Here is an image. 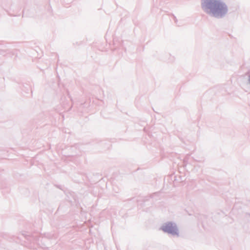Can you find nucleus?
<instances>
[{"mask_svg": "<svg viewBox=\"0 0 250 250\" xmlns=\"http://www.w3.org/2000/svg\"><path fill=\"white\" fill-rule=\"evenodd\" d=\"M162 229L164 231L169 233L172 234H177V229L171 223L166 224L162 227Z\"/></svg>", "mask_w": 250, "mask_h": 250, "instance_id": "nucleus-2", "label": "nucleus"}, {"mask_svg": "<svg viewBox=\"0 0 250 250\" xmlns=\"http://www.w3.org/2000/svg\"><path fill=\"white\" fill-rule=\"evenodd\" d=\"M206 2L211 4L210 13L214 17H221L227 12L226 4L219 0H206Z\"/></svg>", "mask_w": 250, "mask_h": 250, "instance_id": "nucleus-1", "label": "nucleus"}]
</instances>
